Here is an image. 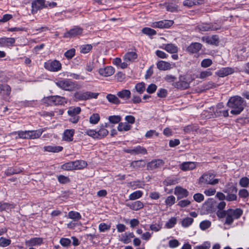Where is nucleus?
<instances>
[{
	"label": "nucleus",
	"instance_id": "nucleus-21",
	"mask_svg": "<svg viewBox=\"0 0 249 249\" xmlns=\"http://www.w3.org/2000/svg\"><path fill=\"white\" fill-rule=\"evenodd\" d=\"M126 206L134 211H138L143 207V204L141 201L138 200L132 203L126 204Z\"/></svg>",
	"mask_w": 249,
	"mask_h": 249
},
{
	"label": "nucleus",
	"instance_id": "nucleus-26",
	"mask_svg": "<svg viewBox=\"0 0 249 249\" xmlns=\"http://www.w3.org/2000/svg\"><path fill=\"white\" fill-rule=\"evenodd\" d=\"M223 192L226 194L236 193L237 192V188L235 184H234L232 183H229L226 185Z\"/></svg>",
	"mask_w": 249,
	"mask_h": 249
},
{
	"label": "nucleus",
	"instance_id": "nucleus-12",
	"mask_svg": "<svg viewBox=\"0 0 249 249\" xmlns=\"http://www.w3.org/2000/svg\"><path fill=\"white\" fill-rule=\"evenodd\" d=\"M174 23L173 20H163L154 22L152 23V27L159 28H168L171 27Z\"/></svg>",
	"mask_w": 249,
	"mask_h": 249
},
{
	"label": "nucleus",
	"instance_id": "nucleus-45",
	"mask_svg": "<svg viewBox=\"0 0 249 249\" xmlns=\"http://www.w3.org/2000/svg\"><path fill=\"white\" fill-rule=\"evenodd\" d=\"M97 133L98 139H101L106 136L108 134V131L104 127H102L97 132Z\"/></svg>",
	"mask_w": 249,
	"mask_h": 249
},
{
	"label": "nucleus",
	"instance_id": "nucleus-38",
	"mask_svg": "<svg viewBox=\"0 0 249 249\" xmlns=\"http://www.w3.org/2000/svg\"><path fill=\"white\" fill-rule=\"evenodd\" d=\"M177 183H178V180L177 178H167L163 181V184L166 186L175 185Z\"/></svg>",
	"mask_w": 249,
	"mask_h": 249
},
{
	"label": "nucleus",
	"instance_id": "nucleus-55",
	"mask_svg": "<svg viewBox=\"0 0 249 249\" xmlns=\"http://www.w3.org/2000/svg\"><path fill=\"white\" fill-rule=\"evenodd\" d=\"M75 50L74 49H71L67 51L64 53L65 56L68 59H71L75 55Z\"/></svg>",
	"mask_w": 249,
	"mask_h": 249
},
{
	"label": "nucleus",
	"instance_id": "nucleus-44",
	"mask_svg": "<svg viewBox=\"0 0 249 249\" xmlns=\"http://www.w3.org/2000/svg\"><path fill=\"white\" fill-rule=\"evenodd\" d=\"M142 32L144 34L148 35L149 36H152L156 34V31L151 28L145 27L142 29Z\"/></svg>",
	"mask_w": 249,
	"mask_h": 249
},
{
	"label": "nucleus",
	"instance_id": "nucleus-15",
	"mask_svg": "<svg viewBox=\"0 0 249 249\" xmlns=\"http://www.w3.org/2000/svg\"><path fill=\"white\" fill-rule=\"evenodd\" d=\"M124 151L132 155L145 154L147 153L146 149L141 146H138L133 148L124 149Z\"/></svg>",
	"mask_w": 249,
	"mask_h": 249
},
{
	"label": "nucleus",
	"instance_id": "nucleus-2",
	"mask_svg": "<svg viewBox=\"0 0 249 249\" xmlns=\"http://www.w3.org/2000/svg\"><path fill=\"white\" fill-rule=\"evenodd\" d=\"M243 210L240 208L228 209L224 224L228 225H231L234 220L238 219L243 214Z\"/></svg>",
	"mask_w": 249,
	"mask_h": 249
},
{
	"label": "nucleus",
	"instance_id": "nucleus-24",
	"mask_svg": "<svg viewBox=\"0 0 249 249\" xmlns=\"http://www.w3.org/2000/svg\"><path fill=\"white\" fill-rule=\"evenodd\" d=\"M196 167V163L194 162H184L180 166V168L183 171L191 170Z\"/></svg>",
	"mask_w": 249,
	"mask_h": 249
},
{
	"label": "nucleus",
	"instance_id": "nucleus-49",
	"mask_svg": "<svg viewBox=\"0 0 249 249\" xmlns=\"http://www.w3.org/2000/svg\"><path fill=\"white\" fill-rule=\"evenodd\" d=\"M177 223V219L176 217H171L169 221L166 223L165 226L167 228H172Z\"/></svg>",
	"mask_w": 249,
	"mask_h": 249
},
{
	"label": "nucleus",
	"instance_id": "nucleus-35",
	"mask_svg": "<svg viewBox=\"0 0 249 249\" xmlns=\"http://www.w3.org/2000/svg\"><path fill=\"white\" fill-rule=\"evenodd\" d=\"M75 170L81 169L86 167L87 162L84 160H75L73 161Z\"/></svg>",
	"mask_w": 249,
	"mask_h": 249
},
{
	"label": "nucleus",
	"instance_id": "nucleus-39",
	"mask_svg": "<svg viewBox=\"0 0 249 249\" xmlns=\"http://www.w3.org/2000/svg\"><path fill=\"white\" fill-rule=\"evenodd\" d=\"M142 195V192L141 191H136L129 196V199L131 200H135L140 198Z\"/></svg>",
	"mask_w": 249,
	"mask_h": 249
},
{
	"label": "nucleus",
	"instance_id": "nucleus-56",
	"mask_svg": "<svg viewBox=\"0 0 249 249\" xmlns=\"http://www.w3.org/2000/svg\"><path fill=\"white\" fill-rule=\"evenodd\" d=\"M213 64L211 59H204L201 62V66L203 68H208Z\"/></svg>",
	"mask_w": 249,
	"mask_h": 249
},
{
	"label": "nucleus",
	"instance_id": "nucleus-40",
	"mask_svg": "<svg viewBox=\"0 0 249 249\" xmlns=\"http://www.w3.org/2000/svg\"><path fill=\"white\" fill-rule=\"evenodd\" d=\"M15 133L18 134V138L29 139V130L18 131V132H15Z\"/></svg>",
	"mask_w": 249,
	"mask_h": 249
},
{
	"label": "nucleus",
	"instance_id": "nucleus-3",
	"mask_svg": "<svg viewBox=\"0 0 249 249\" xmlns=\"http://www.w3.org/2000/svg\"><path fill=\"white\" fill-rule=\"evenodd\" d=\"M55 84L61 89L69 91L74 90L77 87V84L76 82H73L69 79H62L57 80Z\"/></svg>",
	"mask_w": 249,
	"mask_h": 249
},
{
	"label": "nucleus",
	"instance_id": "nucleus-63",
	"mask_svg": "<svg viewBox=\"0 0 249 249\" xmlns=\"http://www.w3.org/2000/svg\"><path fill=\"white\" fill-rule=\"evenodd\" d=\"M191 204V201L188 199H184L179 201L178 205L180 206L181 208H184L185 207L188 206Z\"/></svg>",
	"mask_w": 249,
	"mask_h": 249
},
{
	"label": "nucleus",
	"instance_id": "nucleus-36",
	"mask_svg": "<svg viewBox=\"0 0 249 249\" xmlns=\"http://www.w3.org/2000/svg\"><path fill=\"white\" fill-rule=\"evenodd\" d=\"M132 126L126 123H120L118 126V130L119 131H127L131 129Z\"/></svg>",
	"mask_w": 249,
	"mask_h": 249
},
{
	"label": "nucleus",
	"instance_id": "nucleus-1",
	"mask_svg": "<svg viewBox=\"0 0 249 249\" xmlns=\"http://www.w3.org/2000/svg\"><path fill=\"white\" fill-rule=\"evenodd\" d=\"M227 105L232 108L231 111V114L238 115L243 110L246 106V102L240 96H234L230 98Z\"/></svg>",
	"mask_w": 249,
	"mask_h": 249
},
{
	"label": "nucleus",
	"instance_id": "nucleus-11",
	"mask_svg": "<svg viewBox=\"0 0 249 249\" xmlns=\"http://www.w3.org/2000/svg\"><path fill=\"white\" fill-rule=\"evenodd\" d=\"M164 162L162 160L157 159L152 160L147 164L148 170H153L161 168L164 165Z\"/></svg>",
	"mask_w": 249,
	"mask_h": 249
},
{
	"label": "nucleus",
	"instance_id": "nucleus-50",
	"mask_svg": "<svg viewBox=\"0 0 249 249\" xmlns=\"http://www.w3.org/2000/svg\"><path fill=\"white\" fill-rule=\"evenodd\" d=\"M92 48V46L90 44H86L82 45L80 47V52L84 53H89Z\"/></svg>",
	"mask_w": 249,
	"mask_h": 249
},
{
	"label": "nucleus",
	"instance_id": "nucleus-25",
	"mask_svg": "<svg viewBox=\"0 0 249 249\" xmlns=\"http://www.w3.org/2000/svg\"><path fill=\"white\" fill-rule=\"evenodd\" d=\"M117 95L121 99L127 100L130 98L131 92L128 89H122L117 92Z\"/></svg>",
	"mask_w": 249,
	"mask_h": 249
},
{
	"label": "nucleus",
	"instance_id": "nucleus-5",
	"mask_svg": "<svg viewBox=\"0 0 249 249\" xmlns=\"http://www.w3.org/2000/svg\"><path fill=\"white\" fill-rule=\"evenodd\" d=\"M99 95L98 93L86 91L84 92H76L74 97L79 100H87L92 98L96 99Z\"/></svg>",
	"mask_w": 249,
	"mask_h": 249
},
{
	"label": "nucleus",
	"instance_id": "nucleus-60",
	"mask_svg": "<svg viewBox=\"0 0 249 249\" xmlns=\"http://www.w3.org/2000/svg\"><path fill=\"white\" fill-rule=\"evenodd\" d=\"M1 91H3L4 93L6 95H9L11 92V87L8 85H2Z\"/></svg>",
	"mask_w": 249,
	"mask_h": 249
},
{
	"label": "nucleus",
	"instance_id": "nucleus-62",
	"mask_svg": "<svg viewBox=\"0 0 249 249\" xmlns=\"http://www.w3.org/2000/svg\"><path fill=\"white\" fill-rule=\"evenodd\" d=\"M175 197L173 196H169L165 200V203L167 205L171 206L175 203Z\"/></svg>",
	"mask_w": 249,
	"mask_h": 249
},
{
	"label": "nucleus",
	"instance_id": "nucleus-8",
	"mask_svg": "<svg viewBox=\"0 0 249 249\" xmlns=\"http://www.w3.org/2000/svg\"><path fill=\"white\" fill-rule=\"evenodd\" d=\"M202 207L208 213H212L216 210V202L213 198H209L203 203Z\"/></svg>",
	"mask_w": 249,
	"mask_h": 249
},
{
	"label": "nucleus",
	"instance_id": "nucleus-46",
	"mask_svg": "<svg viewBox=\"0 0 249 249\" xmlns=\"http://www.w3.org/2000/svg\"><path fill=\"white\" fill-rule=\"evenodd\" d=\"M211 222L209 220H204L202 221L199 225L200 228L203 230H206L210 227Z\"/></svg>",
	"mask_w": 249,
	"mask_h": 249
},
{
	"label": "nucleus",
	"instance_id": "nucleus-23",
	"mask_svg": "<svg viewBox=\"0 0 249 249\" xmlns=\"http://www.w3.org/2000/svg\"><path fill=\"white\" fill-rule=\"evenodd\" d=\"M202 40L208 44L213 45H217L219 43V38L217 35H213L211 37H203Z\"/></svg>",
	"mask_w": 249,
	"mask_h": 249
},
{
	"label": "nucleus",
	"instance_id": "nucleus-18",
	"mask_svg": "<svg viewBox=\"0 0 249 249\" xmlns=\"http://www.w3.org/2000/svg\"><path fill=\"white\" fill-rule=\"evenodd\" d=\"M202 44L200 43H192L187 48V51L190 53H196L199 51L202 48Z\"/></svg>",
	"mask_w": 249,
	"mask_h": 249
},
{
	"label": "nucleus",
	"instance_id": "nucleus-27",
	"mask_svg": "<svg viewBox=\"0 0 249 249\" xmlns=\"http://www.w3.org/2000/svg\"><path fill=\"white\" fill-rule=\"evenodd\" d=\"M157 68L161 71H166L171 69V65L167 62L160 61L157 63Z\"/></svg>",
	"mask_w": 249,
	"mask_h": 249
},
{
	"label": "nucleus",
	"instance_id": "nucleus-47",
	"mask_svg": "<svg viewBox=\"0 0 249 249\" xmlns=\"http://www.w3.org/2000/svg\"><path fill=\"white\" fill-rule=\"evenodd\" d=\"M100 120V116L97 113L93 114L89 118V122L92 124H96Z\"/></svg>",
	"mask_w": 249,
	"mask_h": 249
},
{
	"label": "nucleus",
	"instance_id": "nucleus-64",
	"mask_svg": "<svg viewBox=\"0 0 249 249\" xmlns=\"http://www.w3.org/2000/svg\"><path fill=\"white\" fill-rule=\"evenodd\" d=\"M236 194V193L227 194V195L226 196V199L227 201H229L236 200L237 198V196Z\"/></svg>",
	"mask_w": 249,
	"mask_h": 249
},
{
	"label": "nucleus",
	"instance_id": "nucleus-16",
	"mask_svg": "<svg viewBox=\"0 0 249 249\" xmlns=\"http://www.w3.org/2000/svg\"><path fill=\"white\" fill-rule=\"evenodd\" d=\"M15 39L12 37H1L0 38V47H10L14 46L15 43Z\"/></svg>",
	"mask_w": 249,
	"mask_h": 249
},
{
	"label": "nucleus",
	"instance_id": "nucleus-43",
	"mask_svg": "<svg viewBox=\"0 0 249 249\" xmlns=\"http://www.w3.org/2000/svg\"><path fill=\"white\" fill-rule=\"evenodd\" d=\"M212 75V72L211 71V69H208L206 71H201L199 74V75L198 76H197V77L199 78L200 79H204Z\"/></svg>",
	"mask_w": 249,
	"mask_h": 249
},
{
	"label": "nucleus",
	"instance_id": "nucleus-53",
	"mask_svg": "<svg viewBox=\"0 0 249 249\" xmlns=\"http://www.w3.org/2000/svg\"><path fill=\"white\" fill-rule=\"evenodd\" d=\"M110 225H107L105 223H101L99 226V230L100 232H105L110 229Z\"/></svg>",
	"mask_w": 249,
	"mask_h": 249
},
{
	"label": "nucleus",
	"instance_id": "nucleus-42",
	"mask_svg": "<svg viewBox=\"0 0 249 249\" xmlns=\"http://www.w3.org/2000/svg\"><path fill=\"white\" fill-rule=\"evenodd\" d=\"M193 218L187 217L182 220L181 222V225L183 227L186 228L190 226L193 223Z\"/></svg>",
	"mask_w": 249,
	"mask_h": 249
},
{
	"label": "nucleus",
	"instance_id": "nucleus-61",
	"mask_svg": "<svg viewBox=\"0 0 249 249\" xmlns=\"http://www.w3.org/2000/svg\"><path fill=\"white\" fill-rule=\"evenodd\" d=\"M238 195L240 197L244 198H247L249 196L248 191L245 189L240 190Z\"/></svg>",
	"mask_w": 249,
	"mask_h": 249
},
{
	"label": "nucleus",
	"instance_id": "nucleus-19",
	"mask_svg": "<svg viewBox=\"0 0 249 249\" xmlns=\"http://www.w3.org/2000/svg\"><path fill=\"white\" fill-rule=\"evenodd\" d=\"M52 100L53 102V106L64 105L67 103V100L64 97L58 95L53 96Z\"/></svg>",
	"mask_w": 249,
	"mask_h": 249
},
{
	"label": "nucleus",
	"instance_id": "nucleus-52",
	"mask_svg": "<svg viewBox=\"0 0 249 249\" xmlns=\"http://www.w3.org/2000/svg\"><path fill=\"white\" fill-rule=\"evenodd\" d=\"M109 122L112 124H117L121 120V117L118 115L110 116L108 118Z\"/></svg>",
	"mask_w": 249,
	"mask_h": 249
},
{
	"label": "nucleus",
	"instance_id": "nucleus-29",
	"mask_svg": "<svg viewBox=\"0 0 249 249\" xmlns=\"http://www.w3.org/2000/svg\"><path fill=\"white\" fill-rule=\"evenodd\" d=\"M74 133V129H67L63 134V139L65 141L71 142L73 140V136Z\"/></svg>",
	"mask_w": 249,
	"mask_h": 249
},
{
	"label": "nucleus",
	"instance_id": "nucleus-48",
	"mask_svg": "<svg viewBox=\"0 0 249 249\" xmlns=\"http://www.w3.org/2000/svg\"><path fill=\"white\" fill-rule=\"evenodd\" d=\"M81 112V108L80 107H76L70 109L68 111V113L69 115H77Z\"/></svg>",
	"mask_w": 249,
	"mask_h": 249
},
{
	"label": "nucleus",
	"instance_id": "nucleus-37",
	"mask_svg": "<svg viewBox=\"0 0 249 249\" xmlns=\"http://www.w3.org/2000/svg\"><path fill=\"white\" fill-rule=\"evenodd\" d=\"M14 205L6 202H0V211H8L14 208Z\"/></svg>",
	"mask_w": 249,
	"mask_h": 249
},
{
	"label": "nucleus",
	"instance_id": "nucleus-10",
	"mask_svg": "<svg viewBox=\"0 0 249 249\" xmlns=\"http://www.w3.org/2000/svg\"><path fill=\"white\" fill-rule=\"evenodd\" d=\"M83 29L79 26H75L69 31L65 33L63 37L65 38L75 37L80 35L83 33Z\"/></svg>",
	"mask_w": 249,
	"mask_h": 249
},
{
	"label": "nucleus",
	"instance_id": "nucleus-31",
	"mask_svg": "<svg viewBox=\"0 0 249 249\" xmlns=\"http://www.w3.org/2000/svg\"><path fill=\"white\" fill-rule=\"evenodd\" d=\"M45 151L50 152H59L61 151L63 149V147L60 146H55V145H49L46 146L44 147Z\"/></svg>",
	"mask_w": 249,
	"mask_h": 249
},
{
	"label": "nucleus",
	"instance_id": "nucleus-33",
	"mask_svg": "<svg viewBox=\"0 0 249 249\" xmlns=\"http://www.w3.org/2000/svg\"><path fill=\"white\" fill-rule=\"evenodd\" d=\"M68 216L69 218L73 219L74 222L81 218V215L79 213L72 211L69 212Z\"/></svg>",
	"mask_w": 249,
	"mask_h": 249
},
{
	"label": "nucleus",
	"instance_id": "nucleus-51",
	"mask_svg": "<svg viewBox=\"0 0 249 249\" xmlns=\"http://www.w3.org/2000/svg\"><path fill=\"white\" fill-rule=\"evenodd\" d=\"M11 240L3 237L0 238V246L5 247L9 246L11 244Z\"/></svg>",
	"mask_w": 249,
	"mask_h": 249
},
{
	"label": "nucleus",
	"instance_id": "nucleus-13",
	"mask_svg": "<svg viewBox=\"0 0 249 249\" xmlns=\"http://www.w3.org/2000/svg\"><path fill=\"white\" fill-rule=\"evenodd\" d=\"M45 4V0H36L32 3V12L33 14L36 13L38 10L47 7Z\"/></svg>",
	"mask_w": 249,
	"mask_h": 249
},
{
	"label": "nucleus",
	"instance_id": "nucleus-30",
	"mask_svg": "<svg viewBox=\"0 0 249 249\" xmlns=\"http://www.w3.org/2000/svg\"><path fill=\"white\" fill-rule=\"evenodd\" d=\"M42 243V239L41 238H33L26 241V245L29 246L39 245Z\"/></svg>",
	"mask_w": 249,
	"mask_h": 249
},
{
	"label": "nucleus",
	"instance_id": "nucleus-6",
	"mask_svg": "<svg viewBox=\"0 0 249 249\" xmlns=\"http://www.w3.org/2000/svg\"><path fill=\"white\" fill-rule=\"evenodd\" d=\"M44 66L46 69L54 72L60 71L62 68L61 64L57 60L46 62Z\"/></svg>",
	"mask_w": 249,
	"mask_h": 249
},
{
	"label": "nucleus",
	"instance_id": "nucleus-7",
	"mask_svg": "<svg viewBox=\"0 0 249 249\" xmlns=\"http://www.w3.org/2000/svg\"><path fill=\"white\" fill-rule=\"evenodd\" d=\"M190 82L186 76H180L179 78V81L177 82H174L172 85L176 88L183 90L189 88Z\"/></svg>",
	"mask_w": 249,
	"mask_h": 249
},
{
	"label": "nucleus",
	"instance_id": "nucleus-32",
	"mask_svg": "<svg viewBox=\"0 0 249 249\" xmlns=\"http://www.w3.org/2000/svg\"><path fill=\"white\" fill-rule=\"evenodd\" d=\"M125 61H134L137 58V54L133 52H128L124 56Z\"/></svg>",
	"mask_w": 249,
	"mask_h": 249
},
{
	"label": "nucleus",
	"instance_id": "nucleus-57",
	"mask_svg": "<svg viewBox=\"0 0 249 249\" xmlns=\"http://www.w3.org/2000/svg\"><path fill=\"white\" fill-rule=\"evenodd\" d=\"M135 89L137 92L142 94L145 89L144 84L142 82L137 84L135 86Z\"/></svg>",
	"mask_w": 249,
	"mask_h": 249
},
{
	"label": "nucleus",
	"instance_id": "nucleus-59",
	"mask_svg": "<svg viewBox=\"0 0 249 249\" xmlns=\"http://www.w3.org/2000/svg\"><path fill=\"white\" fill-rule=\"evenodd\" d=\"M19 172H20V171H18L16 169L11 167V168H9L7 169L5 171V174L7 176H9L13 175H14L15 174H18Z\"/></svg>",
	"mask_w": 249,
	"mask_h": 249
},
{
	"label": "nucleus",
	"instance_id": "nucleus-41",
	"mask_svg": "<svg viewBox=\"0 0 249 249\" xmlns=\"http://www.w3.org/2000/svg\"><path fill=\"white\" fill-rule=\"evenodd\" d=\"M73 161H70L63 164L61 166L62 169L65 170H75Z\"/></svg>",
	"mask_w": 249,
	"mask_h": 249
},
{
	"label": "nucleus",
	"instance_id": "nucleus-17",
	"mask_svg": "<svg viewBox=\"0 0 249 249\" xmlns=\"http://www.w3.org/2000/svg\"><path fill=\"white\" fill-rule=\"evenodd\" d=\"M174 194L178 196V199H179L188 196L189 192L186 189H184L180 186H177L175 188Z\"/></svg>",
	"mask_w": 249,
	"mask_h": 249
},
{
	"label": "nucleus",
	"instance_id": "nucleus-28",
	"mask_svg": "<svg viewBox=\"0 0 249 249\" xmlns=\"http://www.w3.org/2000/svg\"><path fill=\"white\" fill-rule=\"evenodd\" d=\"M163 45L164 47L162 48L168 53H175L178 52V49L177 46L173 44L170 43L165 45L163 44Z\"/></svg>",
	"mask_w": 249,
	"mask_h": 249
},
{
	"label": "nucleus",
	"instance_id": "nucleus-54",
	"mask_svg": "<svg viewBox=\"0 0 249 249\" xmlns=\"http://www.w3.org/2000/svg\"><path fill=\"white\" fill-rule=\"evenodd\" d=\"M239 184L242 187H247L249 184V179L247 177L242 178L240 179Z\"/></svg>",
	"mask_w": 249,
	"mask_h": 249
},
{
	"label": "nucleus",
	"instance_id": "nucleus-14",
	"mask_svg": "<svg viewBox=\"0 0 249 249\" xmlns=\"http://www.w3.org/2000/svg\"><path fill=\"white\" fill-rule=\"evenodd\" d=\"M235 72V70L231 67L222 68L217 71L215 74L220 77L227 76L230 74H231Z\"/></svg>",
	"mask_w": 249,
	"mask_h": 249
},
{
	"label": "nucleus",
	"instance_id": "nucleus-34",
	"mask_svg": "<svg viewBox=\"0 0 249 249\" xmlns=\"http://www.w3.org/2000/svg\"><path fill=\"white\" fill-rule=\"evenodd\" d=\"M43 131L41 129L37 130H29V139H34L39 138L42 134Z\"/></svg>",
	"mask_w": 249,
	"mask_h": 249
},
{
	"label": "nucleus",
	"instance_id": "nucleus-22",
	"mask_svg": "<svg viewBox=\"0 0 249 249\" xmlns=\"http://www.w3.org/2000/svg\"><path fill=\"white\" fill-rule=\"evenodd\" d=\"M106 99L110 103L116 105H119L121 103L120 100L118 96L112 94H108L106 96Z\"/></svg>",
	"mask_w": 249,
	"mask_h": 249
},
{
	"label": "nucleus",
	"instance_id": "nucleus-4",
	"mask_svg": "<svg viewBox=\"0 0 249 249\" xmlns=\"http://www.w3.org/2000/svg\"><path fill=\"white\" fill-rule=\"evenodd\" d=\"M215 175L211 173H207L204 174L199 179V183H203L205 184L215 185L218 182V179L213 178H214Z\"/></svg>",
	"mask_w": 249,
	"mask_h": 249
},
{
	"label": "nucleus",
	"instance_id": "nucleus-20",
	"mask_svg": "<svg viewBox=\"0 0 249 249\" xmlns=\"http://www.w3.org/2000/svg\"><path fill=\"white\" fill-rule=\"evenodd\" d=\"M99 73L103 76H109L114 73V69L111 66H107L104 69H100Z\"/></svg>",
	"mask_w": 249,
	"mask_h": 249
},
{
	"label": "nucleus",
	"instance_id": "nucleus-58",
	"mask_svg": "<svg viewBox=\"0 0 249 249\" xmlns=\"http://www.w3.org/2000/svg\"><path fill=\"white\" fill-rule=\"evenodd\" d=\"M193 198L196 201L199 203L204 200V196L202 194L196 193L194 195Z\"/></svg>",
	"mask_w": 249,
	"mask_h": 249
},
{
	"label": "nucleus",
	"instance_id": "nucleus-9",
	"mask_svg": "<svg viewBox=\"0 0 249 249\" xmlns=\"http://www.w3.org/2000/svg\"><path fill=\"white\" fill-rule=\"evenodd\" d=\"M197 28L201 31H208L210 30H217L220 28V27L216 23H202L197 25Z\"/></svg>",
	"mask_w": 249,
	"mask_h": 249
}]
</instances>
